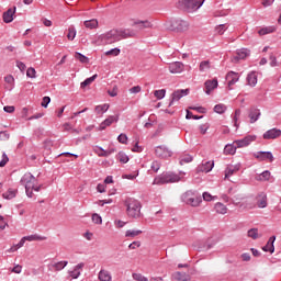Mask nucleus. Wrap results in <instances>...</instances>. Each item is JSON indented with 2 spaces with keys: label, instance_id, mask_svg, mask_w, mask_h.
I'll list each match as a JSON object with an SVG mask.
<instances>
[{
  "label": "nucleus",
  "instance_id": "f257e3e1",
  "mask_svg": "<svg viewBox=\"0 0 281 281\" xmlns=\"http://www.w3.org/2000/svg\"><path fill=\"white\" fill-rule=\"evenodd\" d=\"M21 186H24L25 193L29 199L34 196V192H41L43 184H38V180L31 172H26L20 180Z\"/></svg>",
  "mask_w": 281,
  "mask_h": 281
},
{
  "label": "nucleus",
  "instance_id": "f03ea898",
  "mask_svg": "<svg viewBox=\"0 0 281 281\" xmlns=\"http://www.w3.org/2000/svg\"><path fill=\"white\" fill-rule=\"evenodd\" d=\"M125 207L130 218H139L142 216V202L133 198L125 200Z\"/></svg>",
  "mask_w": 281,
  "mask_h": 281
},
{
  "label": "nucleus",
  "instance_id": "7ed1b4c3",
  "mask_svg": "<svg viewBox=\"0 0 281 281\" xmlns=\"http://www.w3.org/2000/svg\"><path fill=\"white\" fill-rule=\"evenodd\" d=\"M181 181V176L175 172H164L154 179V186H164L166 183H178Z\"/></svg>",
  "mask_w": 281,
  "mask_h": 281
},
{
  "label": "nucleus",
  "instance_id": "20e7f679",
  "mask_svg": "<svg viewBox=\"0 0 281 281\" xmlns=\"http://www.w3.org/2000/svg\"><path fill=\"white\" fill-rule=\"evenodd\" d=\"M182 203L187 205H191V207H199L201 203H203V199L201 196H196L194 191L189 190L181 195Z\"/></svg>",
  "mask_w": 281,
  "mask_h": 281
},
{
  "label": "nucleus",
  "instance_id": "39448f33",
  "mask_svg": "<svg viewBox=\"0 0 281 281\" xmlns=\"http://www.w3.org/2000/svg\"><path fill=\"white\" fill-rule=\"evenodd\" d=\"M205 0H181L179 1V5L184 10V12H196Z\"/></svg>",
  "mask_w": 281,
  "mask_h": 281
},
{
  "label": "nucleus",
  "instance_id": "423d86ee",
  "mask_svg": "<svg viewBox=\"0 0 281 281\" xmlns=\"http://www.w3.org/2000/svg\"><path fill=\"white\" fill-rule=\"evenodd\" d=\"M99 41L102 45H113V43H117L120 41V35L117 30H111L104 34L99 36Z\"/></svg>",
  "mask_w": 281,
  "mask_h": 281
},
{
  "label": "nucleus",
  "instance_id": "0eeeda50",
  "mask_svg": "<svg viewBox=\"0 0 281 281\" xmlns=\"http://www.w3.org/2000/svg\"><path fill=\"white\" fill-rule=\"evenodd\" d=\"M189 27L190 24L184 20L176 19L170 22L171 32H187Z\"/></svg>",
  "mask_w": 281,
  "mask_h": 281
},
{
  "label": "nucleus",
  "instance_id": "6e6552de",
  "mask_svg": "<svg viewBox=\"0 0 281 281\" xmlns=\"http://www.w3.org/2000/svg\"><path fill=\"white\" fill-rule=\"evenodd\" d=\"M156 157L160 159H168V157H172V150L168 149L166 145H159L155 149Z\"/></svg>",
  "mask_w": 281,
  "mask_h": 281
},
{
  "label": "nucleus",
  "instance_id": "1a4fd4ad",
  "mask_svg": "<svg viewBox=\"0 0 281 281\" xmlns=\"http://www.w3.org/2000/svg\"><path fill=\"white\" fill-rule=\"evenodd\" d=\"M190 93V89H182V90H176L171 94V100L169 102V106H172L175 102H179L181 98H184V95H188Z\"/></svg>",
  "mask_w": 281,
  "mask_h": 281
},
{
  "label": "nucleus",
  "instance_id": "9d476101",
  "mask_svg": "<svg viewBox=\"0 0 281 281\" xmlns=\"http://www.w3.org/2000/svg\"><path fill=\"white\" fill-rule=\"evenodd\" d=\"M251 142H256V136H251V135L245 136L241 139L235 140L234 144L237 148H245V147L249 146V144H251Z\"/></svg>",
  "mask_w": 281,
  "mask_h": 281
},
{
  "label": "nucleus",
  "instance_id": "9b49d317",
  "mask_svg": "<svg viewBox=\"0 0 281 281\" xmlns=\"http://www.w3.org/2000/svg\"><path fill=\"white\" fill-rule=\"evenodd\" d=\"M117 34L119 41H122V38H135L137 36V32L131 29L117 30Z\"/></svg>",
  "mask_w": 281,
  "mask_h": 281
},
{
  "label": "nucleus",
  "instance_id": "f8f14e48",
  "mask_svg": "<svg viewBox=\"0 0 281 281\" xmlns=\"http://www.w3.org/2000/svg\"><path fill=\"white\" fill-rule=\"evenodd\" d=\"M204 87L206 95H210L214 89L218 88V79L206 80Z\"/></svg>",
  "mask_w": 281,
  "mask_h": 281
},
{
  "label": "nucleus",
  "instance_id": "ddd939ff",
  "mask_svg": "<svg viewBox=\"0 0 281 281\" xmlns=\"http://www.w3.org/2000/svg\"><path fill=\"white\" fill-rule=\"evenodd\" d=\"M254 157L259 159V161H267V159H269V161H273V154L271 151H257L254 154Z\"/></svg>",
  "mask_w": 281,
  "mask_h": 281
},
{
  "label": "nucleus",
  "instance_id": "4468645a",
  "mask_svg": "<svg viewBox=\"0 0 281 281\" xmlns=\"http://www.w3.org/2000/svg\"><path fill=\"white\" fill-rule=\"evenodd\" d=\"M278 137H281V130H278L276 127L268 130L263 134V139H278Z\"/></svg>",
  "mask_w": 281,
  "mask_h": 281
},
{
  "label": "nucleus",
  "instance_id": "2eb2a0df",
  "mask_svg": "<svg viewBox=\"0 0 281 281\" xmlns=\"http://www.w3.org/2000/svg\"><path fill=\"white\" fill-rule=\"evenodd\" d=\"M82 269H85V262H80L77 266H75L74 270L68 271L70 278H72V280H78V278H80V274L82 271Z\"/></svg>",
  "mask_w": 281,
  "mask_h": 281
},
{
  "label": "nucleus",
  "instance_id": "dca6fc26",
  "mask_svg": "<svg viewBox=\"0 0 281 281\" xmlns=\"http://www.w3.org/2000/svg\"><path fill=\"white\" fill-rule=\"evenodd\" d=\"M120 121V115H110L108 119H105L101 124H100V131H104L106 126H111L113 122H119Z\"/></svg>",
  "mask_w": 281,
  "mask_h": 281
},
{
  "label": "nucleus",
  "instance_id": "f3484780",
  "mask_svg": "<svg viewBox=\"0 0 281 281\" xmlns=\"http://www.w3.org/2000/svg\"><path fill=\"white\" fill-rule=\"evenodd\" d=\"M14 14H16V7L8 9L3 14L2 19L5 23H12L14 21Z\"/></svg>",
  "mask_w": 281,
  "mask_h": 281
},
{
  "label": "nucleus",
  "instance_id": "a211bd4d",
  "mask_svg": "<svg viewBox=\"0 0 281 281\" xmlns=\"http://www.w3.org/2000/svg\"><path fill=\"white\" fill-rule=\"evenodd\" d=\"M239 79H240V76L238 75V72L229 71L226 75L228 87H234V85H236Z\"/></svg>",
  "mask_w": 281,
  "mask_h": 281
},
{
  "label": "nucleus",
  "instance_id": "6ab92c4d",
  "mask_svg": "<svg viewBox=\"0 0 281 281\" xmlns=\"http://www.w3.org/2000/svg\"><path fill=\"white\" fill-rule=\"evenodd\" d=\"M251 55V50L247 48H241L236 52V56L234 57V60L238 63V60H245L248 56Z\"/></svg>",
  "mask_w": 281,
  "mask_h": 281
},
{
  "label": "nucleus",
  "instance_id": "aec40b11",
  "mask_svg": "<svg viewBox=\"0 0 281 281\" xmlns=\"http://www.w3.org/2000/svg\"><path fill=\"white\" fill-rule=\"evenodd\" d=\"M184 66L181 61H176L169 65V71L170 74H181L183 71Z\"/></svg>",
  "mask_w": 281,
  "mask_h": 281
},
{
  "label": "nucleus",
  "instance_id": "412c9836",
  "mask_svg": "<svg viewBox=\"0 0 281 281\" xmlns=\"http://www.w3.org/2000/svg\"><path fill=\"white\" fill-rule=\"evenodd\" d=\"M214 168V161H205L202 162V165H200L198 167V171L199 172H212V169Z\"/></svg>",
  "mask_w": 281,
  "mask_h": 281
},
{
  "label": "nucleus",
  "instance_id": "4be33fe9",
  "mask_svg": "<svg viewBox=\"0 0 281 281\" xmlns=\"http://www.w3.org/2000/svg\"><path fill=\"white\" fill-rule=\"evenodd\" d=\"M276 236H271L266 246L262 247V251H268L269 254H273L276 251Z\"/></svg>",
  "mask_w": 281,
  "mask_h": 281
},
{
  "label": "nucleus",
  "instance_id": "5701e85b",
  "mask_svg": "<svg viewBox=\"0 0 281 281\" xmlns=\"http://www.w3.org/2000/svg\"><path fill=\"white\" fill-rule=\"evenodd\" d=\"M98 150H101L98 151ZM95 155H98V157H109L110 155H113V153H115V148H110L104 150V148L97 146V149H94Z\"/></svg>",
  "mask_w": 281,
  "mask_h": 281
},
{
  "label": "nucleus",
  "instance_id": "b1692460",
  "mask_svg": "<svg viewBox=\"0 0 281 281\" xmlns=\"http://www.w3.org/2000/svg\"><path fill=\"white\" fill-rule=\"evenodd\" d=\"M250 124L258 122L260 119V109L252 108L249 112Z\"/></svg>",
  "mask_w": 281,
  "mask_h": 281
},
{
  "label": "nucleus",
  "instance_id": "393cba45",
  "mask_svg": "<svg viewBox=\"0 0 281 281\" xmlns=\"http://www.w3.org/2000/svg\"><path fill=\"white\" fill-rule=\"evenodd\" d=\"M67 265H69V261H59L54 265H48V269L49 271H52V269H55V271H63Z\"/></svg>",
  "mask_w": 281,
  "mask_h": 281
},
{
  "label": "nucleus",
  "instance_id": "a878e982",
  "mask_svg": "<svg viewBox=\"0 0 281 281\" xmlns=\"http://www.w3.org/2000/svg\"><path fill=\"white\" fill-rule=\"evenodd\" d=\"M172 278L176 279L177 281H190V274L186 272H179L177 271L176 273L172 274Z\"/></svg>",
  "mask_w": 281,
  "mask_h": 281
},
{
  "label": "nucleus",
  "instance_id": "bb28decb",
  "mask_svg": "<svg viewBox=\"0 0 281 281\" xmlns=\"http://www.w3.org/2000/svg\"><path fill=\"white\" fill-rule=\"evenodd\" d=\"M240 170V165L229 166L225 170V178L228 179V177H232L235 172H238Z\"/></svg>",
  "mask_w": 281,
  "mask_h": 281
},
{
  "label": "nucleus",
  "instance_id": "cd10ccee",
  "mask_svg": "<svg viewBox=\"0 0 281 281\" xmlns=\"http://www.w3.org/2000/svg\"><path fill=\"white\" fill-rule=\"evenodd\" d=\"M255 179L256 181H269V179H271V171L266 170L258 175L257 177H255Z\"/></svg>",
  "mask_w": 281,
  "mask_h": 281
},
{
  "label": "nucleus",
  "instance_id": "c85d7f7f",
  "mask_svg": "<svg viewBox=\"0 0 281 281\" xmlns=\"http://www.w3.org/2000/svg\"><path fill=\"white\" fill-rule=\"evenodd\" d=\"M18 192H19V190L10 188V189H8L7 192H4L2 194V196H3V199H7V200L10 201V200H12V199H14L16 196Z\"/></svg>",
  "mask_w": 281,
  "mask_h": 281
},
{
  "label": "nucleus",
  "instance_id": "c756f323",
  "mask_svg": "<svg viewBox=\"0 0 281 281\" xmlns=\"http://www.w3.org/2000/svg\"><path fill=\"white\" fill-rule=\"evenodd\" d=\"M247 82L250 87H256V85H258V76H256V72L248 74Z\"/></svg>",
  "mask_w": 281,
  "mask_h": 281
},
{
  "label": "nucleus",
  "instance_id": "7c9ffc66",
  "mask_svg": "<svg viewBox=\"0 0 281 281\" xmlns=\"http://www.w3.org/2000/svg\"><path fill=\"white\" fill-rule=\"evenodd\" d=\"M99 280L100 281H111L112 280L111 272L108 270H100Z\"/></svg>",
  "mask_w": 281,
  "mask_h": 281
},
{
  "label": "nucleus",
  "instance_id": "2f4dec72",
  "mask_svg": "<svg viewBox=\"0 0 281 281\" xmlns=\"http://www.w3.org/2000/svg\"><path fill=\"white\" fill-rule=\"evenodd\" d=\"M259 200L257 201V205L260 209L267 207V194L266 193H260L258 195Z\"/></svg>",
  "mask_w": 281,
  "mask_h": 281
},
{
  "label": "nucleus",
  "instance_id": "473e14b6",
  "mask_svg": "<svg viewBox=\"0 0 281 281\" xmlns=\"http://www.w3.org/2000/svg\"><path fill=\"white\" fill-rule=\"evenodd\" d=\"M24 240H29V243H32L34 240H47V237L41 236L38 234L24 236Z\"/></svg>",
  "mask_w": 281,
  "mask_h": 281
},
{
  "label": "nucleus",
  "instance_id": "72a5a7b5",
  "mask_svg": "<svg viewBox=\"0 0 281 281\" xmlns=\"http://www.w3.org/2000/svg\"><path fill=\"white\" fill-rule=\"evenodd\" d=\"M214 209L217 214H227V206L221 202H217Z\"/></svg>",
  "mask_w": 281,
  "mask_h": 281
},
{
  "label": "nucleus",
  "instance_id": "f704fd0d",
  "mask_svg": "<svg viewBox=\"0 0 281 281\" xmlns=\"http://www.w3.org/2000/svg\"><path fill=\"white\" fill-rule=\"evenodd\" d=\"M134 25H136V27L138 30H146V29L150 27V22L147 21V20H145V21H139L138 20V21L134 22Z\"/></svg>",
  "mask_w": 281,
  "mask_h": 281
},
{
  "label": "nucleus",
  "instance_id": "c9c22d12",
  "mask_svg": "<svg viewBox=\"0 0 281 281\" xmlns=\"http://www.w3.org/2000/svg\"><path fill=\"white\" fill-rule=\"evenodd\" d=\"M83 25L88 30H95V27H98V20H95V19L87 20L83 22Z\"/></svg>",
  "mask_w": 281,
  "mask_h": 281
},
{
  "label": "nucleus",
  "instance_id": "e433bc0d",
  "mask_svg": "<svg viewBox=\"0 0 281 281\" xmlns=\"http://www.w3.org/2000/svg\"><path fill=\"white\" fill-rule=\"evenodd\" d=\"M236 144L233 143V145H226L224 147V155H235L236 154Z\"/></svg>",
  "mask_w": 281,
  "mask_h": 281
},
{
  "label": "nucleus",
  "instance_id": "4c0bfd02",
  "mask_svg": "<svg viewBox=\"0 0 281 281\" xmlns=\"http://www.w3.org/2000/svg\"><path fill=\"white\" fill-rule=\"evenodd\" d=\"M116 159H117V161H120L121 164H128V161H130L131 158H128V155H126V153L120 151V153L116 155Z\"/></svg>",
  "mask_w": 281,
  "mask_h": 281
},
{
  "label": "nucleus",
  "instance_id": "58836bf2",
  "mask_svg": "<svg viewBox=\"0 0 281 281\" xmlns=\"http://www.w3.org/2000/svg\"><path fill=\"white\" fill-rule=\"evenodd\" d=\"M213 111L215 113H218V115H223V113H225V111H227V105H225L223 103H218L214 106Z\"/></svg>",
  "mask_w": 281,
  "mask_h": 281
},
{
  "label": "nucleus",
  "instance_id": "ea45409f",
  "mask_svg": "<svg viewBox=\"0 0 281 281\" xmlns=\"http://www.w3.org/2000/svg\"><path fill=\"white\" fill-rule=\"evenodd\" d=\"M276 32V27L267 26L258 31L259 36H265L267 34H273Z\"/></svg>",
  "mask_w": 281,
  "mask_h": 281
},
{
  "label": "nucleus",
  "instance_id": "a19ab883",
  "mask_svg": "<svg viewBox=\"0 0 281 281\" xmlns=\"http://www.w3.org/2000/svg\"><path fill=\"white\" fill-rule=\"evenodd\" d=\"M193 157L190 154H186L180 157V166H183V164H190L193 161Z\"/></svg>",
  "mask_w": 281,
  "mask_h": 281
},
{
  "label": "nucleus",
  "instance_id": "79ce46f5",
  "mask_svg": "<svg viewBox=\"0 0 281 281\" xmlns=\"http://www.w3.org/2000/svg\"><path fill=\"white\" fill-rule=\"evenodd\" d=\"M94 111L98 115L106 113L109 111V104L104 103L102 105H97Z\"/></svg>",
  "mask_w": 281,
  "mask_h": 281
},
{
  "label": "nucleus",
  "instance_id": "37998d69",
  "mask_svg": "<svg viewBox=\"0 0 281 281\" xmlns=\"http://www.w3.org/2000/svg\"><path fill=\"white\" fill-rule=\"evenodd\" d=\"M139 234H142L139 229H128L125 232L126 238H135V236H139Z\"/></svg>",
  "mask_w": 281,
  "mask_h": 281
},
{
  "label": "nucleus",
  "instance_id": "c03bdc74",
  "mask_svg": "<svg viewBox=\"0 0 281 281\" xmlns=\"http://www.w3.org/2000/svg\"><path fill=\"white\" fill-rule=\"evenodd\" d=\"M76 27L75 26H69L68 27V34H67V38L68 41H74V38H76Z\"/></svg>",
  "mask_w": 281,
  "mask_h": 281
},
{
  "label": "nucleus",
  "instance_id": "a18cd8bd",
  "mask_svg": "<svg viewBox=\"0 0 281 281\" xmlns=\"http://www.w3.org/2000/svg\"><path fill=\"white\" fill-rule=\"evenodd\" d=\"M154 95L157 100H164L166 98V89L155 90Z\"/></svg>",
  "mask_w": 281,
  "mask_h": 281
},
{
  "label": "nucleus",
  "instance_id": "49530a36",
  "mask_svg": "<svg viewBox=\"0 0 281 281\" xmlns=\"http://www.w3.org/2000/svg\"><path fill=\"white\" fill-rule=\"evenodd\" d=\"M98 78V75H93L92 77L87 78L83 82H81V89H85V87H89L91 82H93Z\"/></svg>",
  "mask_w": 281,
  "mask_h": 281
},
{
  "label": "nucleus",
  "instance_id": "de8ad7c7",
  "mask_svg": "<svg viewBox=\"0 0 281 281\" xmlns=\"http://www.w3.org/2000/svg\"><path fill=\"white\" fill-rule=\"evenodd\" d=\"M75 58H76L77 60H80V61L83 63V64L89 63V57L82 55V54L79 53V52L75 53Z\"/></svg>",
  "mask_w": 281,
  "mask_h": 281
},
{
  "label": "nucleus",
  "instance_id": "09e8293b",
  "mask_svg": "<svg viewBox=\"0 0 281 281\" xmlns=\"http://www.w3.org/2000/svg\"><path fill=\"white\" fill-rule=\"evenodd\" d=\"M248 238H252V240H257L258 238V228H250L247 233Z\"/></svg>",
  "mask_w": 281,
  "mask_h": 281
},
{
  "label": "nucleus",
  "instance_id": "8fccbe9b",
  "mask_svg": "<svg viewBox=\"0 0 281 281\" xmlns=\"http://www.w3.org/2000/svg\"><path fill=\"white\" fill-rule=\"evenodd\" d=\"M120 54H121V50L117 47L105 52V56H120Z\"/></svg>",
  "mask_w": 281,
  "mask_h": 281
},
{
  "label": "nucleus",
  "instance_id": "3c124183",
  "mask_svg": "<svg viewBox=\"0 0 281 281\" xmlns=\"http://www.w3.org/2000/svg\"><path fill=\"white\" fill-rule=\"evenodd\" d=\"M238 117H240V109L235 110V115L233 117V123L236 128H238Z\"/></svg>",
  "mask_w": 281,
  "mask_h": 281
},
{
  "label": "nucleus",
  "instance_id": "603ef678",
  "mask_svg": "<svg viewBox=\"0 0 281 281\" xmlns=\"http://www.w3.org/2000/svg\"><path fill=\"white\" fill-rule=\"evenodd\" d=\"M92 223H95V225H102V216H100L98 213H93Z\"/></svg>",
  "mask_w": 281,
  "mask_h": 281
},
{
  "label": "nucleus",
  "instance_id": "864d4df0",
  "mask_svg": "<svg viewBox=\"0 0 281 281\" xmlns=\"http://www.w3.org/2000/svg\"><path fill=\"white\" fill-rule=\"evenodd\" d=\"M117 142L120 144H128V136H126V134L122 133L117 136Z\"/></svg>",
  "mask_w": 281,
  "mask_h": 281
},
{
  "label": "nucleus",
  "instance_id": "5fc2aeb1",
  "mask_svg": "<svg viewBox=\"0 0 281 281\" xmlns=\"http://www.w3.org/2000/svg\"><path fill=\"white\" fill-rule=\"evenodd\" d=\"M132 278L136 281H148V278L144 277L142 273H133Z\"/></svg>",
  "mask_w": 281,
  "mask_h": 281
},
{
  "label": "nucleus",
  "instance_id": "6e6d98bb",
  "mask_svg": "<svg viewBox=\"0 0 281 281\" xmlns=\"http://www.w3.org/2000/svg\"><path fill=\"white\" fill-rule=\"evenodd\" d=\"M210 69V60L200 63V71H207Z\"/></svg>",
  "mask_w": 281,
  "mask_h": 281
},
{
  "label": "nucleus",
  "instance_id": "4d7b16f0",
  "mask_svg": "<svg viewBox=\"0 0 281 281\" xmlns=\"http://www.w3.org/2000/svg\"><path fill=\"white\" fill-rule=\"evenodd\" d=\"M150 168H151V170H153L154 172H159V168H161V164H159V161H157V160H154V161L151 162Z\"/></svg>",
  "mask_w": 281,
  "mask_h": 281
},
{
  "label": "nucleus",
  "instance_id": "13d9d810",
  "mask_svg": "<svg viewBox=\"0 0 281 281\" xmlns=\"http://www.w3.org/2000/svg\"><path fill=\"white\" fill-rule=\"evenodd\" d=\"M202 198L204 201H214L215 199H217V196H212V194H210V192H204L202 194Z\"/></svg>",
  "mask_w": 281,
  "mask_h": 281
},
{
  "label": "nucleus",
  "instance_id": "bf43d9fd",
  "mask_svg": "<svg viewBox=\"0 0 281 281\" xmlns=\"http://www.w3.org/2000/svg\"><path fill=\"white\" fill-rule=\"evenodd\" d=\"M10 139V133L8 132H0V142H8Z\"/></svg>",
  "mask_w": 281,
  "mask_h": 281
},
{
  "label": "nucleus",
  "instance_id": "052dcab7",
  "mask_svg": "<svg viewBox=\"0 0 281 281\" xmlns=\"http://www.w3.org/2000/svg\"><path fill=\"white\" fill-rule=\"evenodd\" d=\"M26 76L27 78H36V69H34L33 67L29 68L26 70Z\"/></svg>",
  "mask_w": 281,
  "mask_h": 281
},
{
  "label": "nucleus",
  "instance_id": "680f3d73",
  "mask_svg": "<svg viewBox=\"0 0 281 281\" xmlns=\"http://www.w3.org/2000/svg\"><path fill=\"white\" fill-rule=\"evenodd\" d=\"M189 109L191 111H198V113H207V109L203 106H190Z\"/></svg>",
  "mask_w": 281,
  "mask_h": 281
},
{
  "label": "nucleus",
  "instance_id": "e2e57ef3",
  "mask_svg": "<svg viewBox=\"0 0 281 281\" xmlns=\"http://www.w3.org/2000/svg\"><path fill=\"white\" fill-rule=\"evenodd\" d=\"M8 161H10V158H8V155L4 153L2 155V159L0 161V168H4V166L8 164Z\"/></svg>",
  "mask_w": 281,
  "mask_h": 281
},
{
  "label": "nucleus",
  "instance_id": "0e129e2a",
  "mask_svg": "<svg viewBox=\"0 0 281 281\" xmlns=\"http://www.w3.org/2000/svg\"><path fill=\"white\" fill-rule=\"evenodd\" d=\"M108 94H109L111 98L117 97V86H114L111 90H108Z\"/></svg>",
  "mask_w": 281,
  "mask_h": 281
},
{
  "label": "nucleus",
  "instance_id": "69168bd1",
  "mask_svg": "<svg viewBox=\"0 0 281 281\" xmlns=\"http://www.w3.org/2000/svg\"><path fill=\"white\" fill-rule=\"evenodd\" d=\"M225 30H227V26L225 24H221L215 29V32H217V34H224Z\"/></svg>",
  "mask_w": 281,
  "mask_h": 281
},
{
  "label": "nucleus",
  "instance_id": "338daca9",
  "mask_svg": "<svg viewBox=\"0 0 281 281\" xmlns=\"http://www.w3.org/2000/svg\"><path fill=\"white\" fill-rule=\"evenodd\" d=\"M49 102H52V98H49V97H44V98H43V101H42V106H43L44 109H47V106L49 105Z\"/></svg>",
  "mask_w": 281,
  "mask_h": 281
},
{
  "label": "nucleus",
  "instance_id": "774afa93",
  "mask_svg": "<svg viewBox=\"0 0 281 281\" xmlns=\"http://www.w3.org/2000/svg\"><path fill=\"white\" fill-rule=\"evenodd\" d=\"M137 247H142V241H133L130 244L128 249H137Z\"/></svg>",
  "mask_w": 281,
  "mask_h": 281
}]
</instances>
